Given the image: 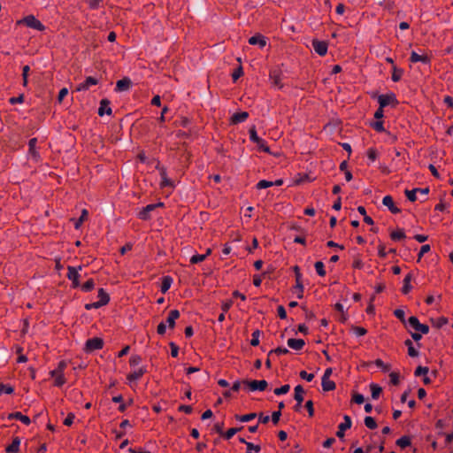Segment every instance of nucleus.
I'll return each mask as SVG.
<instances>
[{
    "mask_svg": "<svg viewBox=\"0 0 453 453\" xmlns=\"http://www.w3.org/2000/svg\"><path fill=\"white\" fill-rule=\"evenodd\" d=\"M82 265H79L78 267L75 266H68L67 270V278L72 281L73 288H76L81 286L80 283V271H81Z\"/></svg>",
    "mask_w": 453,
    "mask_h": 453,
    "instance_id": "f257e3e1",
    "label": "nucleus"
},
{
    "mask_svg": "<svg viewBox=\"0 0 453 453\" xmlns=\"http://www.w3.org/2000/svg\"><path fill=\"white\" fill-rule=\"evenodd\" d=\"M249 134L250 141L255 142L259 148V150H261L264 152L270 153L269 147L266 145L265 141L257 135L255 127H252L250 129Z\"/></svg>",
    "mask_w": 453,
    "mask_h": 453,
    "instance_id": "f03ea898",
    "label": "nucleus"
},
{
    "mask_svg": "<svg viewBox=\"0 0 453 453\" xmlns=\"http://www.w3.org/2000/svg\"><path fill=\"white\" fill-rule=\"evenodd\" d=\"M378 103L380 108L387 107L388 105L395 106L398 104V101L395 97V95L393 93L387 95H380L378 96Z\"/></svg>",
    "mask_w": 453,
    "mask_h": 453,
    "instance_id": "7ed1b4c3",
    "label": "nucleus"
},
{
    "mask_svg": "<svg viewBox=\"0 0 453 453\" xmlns=\"http://www.w3.org/2000/svg\"><path fill=\"white\" fill-rule=\"evenodd\" d=\"M104 346V341L101 338L94 337L88 339L85 343L84 350L87 353H91L96 349H101Z\"/></svg>",
    "mask_w": 453,
    "mask_h": 453,
    "instance_id": "20e7f679",
    "label": "nucleus"
},
{
    "mask_svg": "<svg viewBox=\"0 0 453 453\" xmlns=\"http://www.w3.org/2000/svg\"><path fill=\"white\" fill-rule=\"evenodd\" d=\"M243 385L247 386L250 391H264L266 389L268 383L266 380H243Z\"/></svg>",
    "mask_w": 453,
    "mask_h": 453,
    "instance_id": "39448f33",
    "label": "nucleus"
},
{
    "mask_svg": "<svg viewBox=\"0 0 453 453\" xmlns=\"http://www.w3.org/2000/svg\"><path fill=\"white\" fill-rule=\"evenodd\" d=\"M408 323L410 326H411L413 329H415L418 332H420L423 334H426L429 333V326L425 324H421L418 318L415 316H411L408 319Z\"/></svg>",
    "mask_w": 453,
    "mask_h": 453,
    "instance_id": "423d86ee",
    "label": "nucleus"
},
{
    "mask_svg": "<svg viewBox=\"0 0 453 453\" xmlns=\"http://www.w3.org/2000/svg\"><path fill=\"white\" fill-rule=\"evenodd\" d=\"M163 203H151L143 207L142 210L139 212V218L143 220H147L150 218V213L156 210L157 207L163 206Z\"/></svg>",
    "mask_w": 453,
    "mask_h": 453,
    "instance_id": "0eeeda50",
    "label": "nucleus"
},
{
    "mask_svg": "<svg viewBox=\"0 0 453 453\" xmlns=\"http://www.w3.org/2000/svg\"><path fill=\"white\" fill-rule=\"evenodd\" d=\"M24 23L31 28H35L38 31H42L45 29L44 25L38 19H36L33 15L27 16L24 19Z\"/></svg>",
    "mask_w": 453,
    "mask_h": 453,
    "instance_id": "6e6552de",
    "label": "nucleus"
},
{
    "mask_svg": "<svg viewBox=\"0 0 453 453\" xmlns=\"http://www.w3.org/2000/svg\"><path fill=\"white\" fill-rule=\"evenodd\" d=\"M295 272L296 285L294 288V291L296 293L297 298L301 299L303 296V286L301 281L302 274L299 272L298 266H295Z\"/></svg>",
    "mask_w": 453,
    "mask_h": 453,
    "instance_id": "1a4fd4ad",
    "label": "nucleus"
},
{
    "mask_svg": "<svg viewBox=\"0 0 453 453\" xmlns=\"http://www.w3.org/2000/svg\"><path fill=\"white\" fill-rule=\"evenodd\" d=\"M344 422L341 423L338 426V431L336 433V435L338 438L342 439L344 437V432L347 429H349L352 425V421L349 416L344 415L343 417Z\"/></svg>",
    "mask_w": 453,
    "mask_h": 453,
    "instance_id": "9d476101",
    "label": "nucleus"
},
{
    "mask_svg": "<svg viewBox=\"0 0 453 453\" xmlns=\"http://www.w3.org/2000/svg\"><path fill=\"white\" fill-rule=\"evenodd\" d=\"M405 196L411 202H415L417 200L416 193H419L422 196H426L429 193L428 188H413L411 190L406 189L405 190Z\"/></svg>",
    "mask_w": 453,
    "mask_h": 453,
    "instance_id": "9b49d317",
    "label": "nucleus"
},
{
    "mask_svg": "<svg viewBox=\"0 0 453 453\" xmlns=\"http://www.w3.org/2000/svg\"><path fill=\"white\" fill-rule=\"evenodd\" d=\"M313 50L319 56H325L327 52V43L323 41L314 40L312 42Z\"/></svg>",
    "mask_w": 453,
    "mask_h": 453,
    "instance_id": "f8f14e48",
    "label": "nucleus"
},
{
    "mask_svg": "<svg viewBox=\"0 0 453 453\" xmlns=\"http://www.w3.org/2000/svg\"><path fill=\"white\" fill-rule=\"evenodd\" d=\"M131 85L132 81L128 77H125L117 81L115 90L117 92L127 91L131 88Z\"/></svg>",
    "mask_w": 453,
    "mask_h": 453,
    "instance_id": "ddd939ff",
    "label": "nucleus"
},
{
    "mask_svg": "<svg viewBox=\"0 0 453 453\" xmlns=\"http://www.w3.org/2000/svg\"><path fill=\"white\" fill-rule=\"evenodd\" d=\"M112 111L110 107V101L108 99H103L100 102V107L98 109V115L104 116V114L111 115Z\"/></svg>",
    "mask_w": 453,
    "mask_h": 453,
    "instance_id": "4468645a",
    "label": "nucleus"
},
{
    "mask_svg": "<svg viewBox=\"0 0 453 453\" xmlns=\"http://www.w3.org/2000/svg\"><path fill=\"white\" fill-rule=\"evenodd\" d=\"M382 203L383 205L387 206L388 208V210L392 212V213H398L400 212V209L397 208L395 203H394V201H393V198L391 196H386L383 197L382 199Z\"/></svg>",
    "mask_w": 453,
    "mask_h": 453,
    "instance_id": "2eb2a0df",
    "label": "nucleus"
},
{
    "mask_svg": "<svg viewBox=\"0 0 453 453\" xmlns=\"http://www.w3.org/2000/svg\"><path fill=\"white\" fill-rule=\"evenodd\" d=\"M180 311L178 310H172L168 317L166 319L165 324L168 325L169 328H173L175 326V320L179 319Z\"/></svg>",
    "mask_w": 453,
    "mask_h": 453,
    "instance_id": "dca6fc26",
    "label": "nucleus"
},
{
    "mask_svg": "<svg viewBox=\"0 0 453 453\" xmlns=\"http://www.w3.org/2000/svg\"><path fill=\"white\" fill-rule=\"evenodd\" d=\"M288 346L295 350H300L303 348L305 342L303 339L290 338L287 342Z\"/></svg>",
    "mask_w": 453,
    "mask_h": 453,
    "instance_id": "f3484780",
    "label": "nucleus"
},
{
    "mask_svg": "<svg viewBox=\"0 0 453 453\" xmlns=\"http://www.w3.org/2000/svg\"><path fill=\"white\" fill-rule=\"evenodd\" d=\"M249 117L247 111L236 112L231 117V123L236 125L244 122Z\"/></svg>",
    "mask_w": 453,
    "mask_h": 453,
    "instance_id": "a211bd4d",
    "label": "nucleus"
},
{
    "mask_svg": "<svg viewBox=\"0 0 453 453\" xmlns=\"http://www.w3.org/2000/svg\"><path fill=\"white\" fill-rule=\"evenodd\" d=\"M410 61L411 63L422 62L423 64H428L430 62V58L425 55H419L415 51L411 53Z\"/></svg>",
    "mask_w": 453,
    "mask_h": 453,
    "instance_id": "6ab92c4d",
    "label": "nucleus"
},
{
    "mask_svg": "<svg viewBox=\"0 0 453 453\" xmlns=\"http://www.w3.org/2000/svg\"><path fill=\"white\" fill-rule=\"evenodd\" d=\"M97 82L98 81L96 78L89 76L84 81V82L78 86L77 90L81 91L88 89L90 86L96 85Z\"/></svg>",
    "mask_w": 453,
    "mask_h": 453,
    "instance_id": "aec40b11",
    "label": "nucleus"
},
{
    "mask_svg": "<svg viewBox=\"0 0 453 453\" xmlns=\"http://www.w3.org/2000/svg\"><path fill=\"white\" fill-rule=\"evenodd\" d=\"M270 79L272 80L273 81V84L280 88H282V84H281V74L280 73L279 71L277 70H273L270 73Z\"/></svg>",
    "mask_w": 453,
    "mask_h": 453,
    "instance_id": "412c9836",
    "label": "nucleus"
},
{
    "mask_svg": "<svg viewBox=\"0 0 453 453\" xmlns=\"http://www.w3.org/2000/svg\"><path fill=\"white\" fill-rule=\"evenodd\" d=\"M13 418L20 420L25 425H29L31 423V420L27 416H25L21 412H19V411L9 414L8 419H13Z\"/></svg>",
    "mask_w": 453,
    "mask_h": 453,
    "instance_id": "4be33fe9",
    "label": "nucleus"
},
{
    "mask_svg": "<svg viewBox=\"0 0 453 453\" xmlns=\"http://www.w3.org/2000/svg\"><path fill=\"white\" fill-rule=\"evenodd\" d=\"M249 43L251 45L258 44L260 48H263L265 46L266 42L264 36L261 35H257L249 39Z\"/></svg>",
    "mask_w": 453,
    "mask_h": 453,
    "instance_id": "5701e85b",
    "label": "nucleus"
},
{
    "mask_svg": "<svg viewBox=\"0 0 453 453\" xmlns=\"http://www.w3.org/2000/svg\"><path fill=\"white\" fill-rule=\"evenodd\" d=\"M98 298H99V300L97 301V303H98L99 307H102V306L107 304L110 301V296L104 290V288H100L98 290Z\"/></svg>",
    "mask_w": 453,
    "mask_h": 453,
    "instance_id": "b1692460",
    "label": "nucleus"
},
{
    "mask_svg": "<svg viewBox=\"0 0 453 453\" xmlns=\"http://www.w3.org/2000/svg\"><path fill=\"white\" fill-rule=\"evenodd\" d=\"M146 372V369L144 367H141L138 370L134 371L127 376V380L130 382L138 380L144 373Z\"/></svg>",
    "mask_w": 453,
    "mask_h": 453,
    "instance_id": "393cba45",
    "label": "nucleus"
},
{
    "mask_svg": "<svg viewBox=\"0 0 453 453\" xmlns=\"http://www.w3.org/2000/svg\"><path fill=\"white\" fill-rule=\"evenodd\" d=\"M20 439L19 437H15L12 441V443L6 447L5 451L7 453H17L19 450Z\"/></svg>",
    "mask_w": 453,
    "mask_h": 453,
    "instance_id": "a878e982",
    "label": "nucleus"
},
{
    "mask_svg": "<svg viewBox=\"0 0 453 453\" xmlns=\"http://www.w3.org/2000/svg\"><path fill=\"white\" fill-rule=\"evenodd\" d=\"M160 177H161V181H160L161 187H173V182L170 179L167 178L166 172L165 169L160 170Z\"/></svg>",
    "mask_w": 453,
    "mask_h": 453,
    "instance_id": "bb28decb",
    "label": "nucleus"
},
{
    "mask_svg": "<svg viewBox=\"0 0 453 453\" xmlns=\"http://www.w3.org/2000/svg\"><path fill=\"white\" fill-rule=\"evenodd\" d=\"M173 283V278L170 277V276H165L162 280V284H161V288H160V290L162 293H165L169 290V288H171V285Z\"/></svg>",
    "mask_w": 453,
    "mask_h": 453,
    "instance_id": "cd10ccee",
    "label": "nucleus"
},
{
    "mask_svg": "<svg viewBox=\"0 0 453 453\" xmlns=\"http://www.w3.org/2000/svg\"><path fill=\"white\" fill-rule=\"evenodd\" d=\"M304 393V389L301 386V385H297L296 388H295V395H294V398L296 402H298L299 403H302L303 401V395Z\"/></svg>",
    "mask_w": 453,
    "mask_h": 453,
    "instance_id": "c85d7f7f",
    "label": "nucleus"
},
{
    "mask_svg": "<svg viewBox=\"0 0 453 453\" xmlns=\"http://www.w3.org/2000/svg\"><path fill=\"white\" fill-rule=\"evenodd\" d=\"M411 274L406 275L403 280V286L402 288V292L404 295L408 294L411 291V289L412 288V287L411 285Z\"/></svg>",
    "mask_w": 453,
    "mask_h": 453,
    "instance_id": "c756f323",
    "label": "nucleus"
},
{
    "mask_svg": "<svg viewBox=\"0 0 453 453\" xmlns=\"http://www.w3.org/2000/svg\"><path fill=\"white\" fill-rule=\"evenodd\" d=\"M371 392H372V399H378L380 393L382 392V388L374 383H372L370 385Z\"/></svg>",
    "mask_w": 453,
    "mask_h": 453,
    "instance_id": "7c9ffc66",
    "label": "nucleus"
},
{
    "mask_svg": "<svg viewBox=\"0 0 453 453\" xmlns=\"http://www.w3.org/2000/svg\"><path fill=\"white\" fill-rule=\"evenodd\" d=\"M321 386L324 391H331L335 388V383L330 380H322Z\"/></svg>",
    "mask_w": 453,
    "mask_h": 453,
    "instance_id": "2f4dec72",
    "label": "nucleus"
},
{
    "mask_svg": "<svg viewBox=\"0 0 453 453\" xmlns=\"http://www.w3.org/2000/svg\"><path fill=\"white\" fill-rule=\"evenodd\" d=\"M257 417L256 413H249L246 415H236L235 418L241 422H250Z\"/></svg>",
    "mask_w": 453,
    "mask_h": 453,
    "instance_id": "473e14b6",
    "label": "nucleus"
},
{
    "mask_svg": "<svg viewBox=\"0 0 453 453\" xmlns=\"http://www.w3.org/2000/svg\"><path fill=\"white\" fill-rule=\"evenodd\" d=\"M397 446L402 449H404L411 445V439L408 436H402L396 441Z\"/></svg>",
    "mask_w": 453,
    "mask_h": 453,
    "instance_id": "72a5a7b5",
    "label": "nucleus"
},
{
    "mask_svg": "<svg viewBox=\"0 0 453 453\" xmlns=\"http://www.w3.org/2000/svg\"><path fill=\"white\" fill-rule=\"evenodd\" d=\"M239 441L246 445L247 449H254L255 452H259L261 450V447L259 445H255L251 442L246 441L244 438L240 437Z\"/></svg>",
    "mask_w": 453,
    "mask_h": 453,
    "instance_id": "f704fd0d",
    "label": "nucleus"
},
{
    "mask_svg": "<svg viewBox=\"0 0 453 453\" xmlns=\"http://www.w3.org/2000/svg\"><path fill=\"white\" fill-rule=\"evenodd\" d=\"M390 236L394 241H400L406 237L403 230L402 229L392 232Z\"/></svg>",
    "mask_w": 453,
    "mask_h": 453,
    "instance_id": "c9c22d12",
    "label": "nucleus"
},
{
    "mask_svg": "<svg viewBox=\"0 0 453 453\" xmlns=\"http://www.w3.org/2000/svg\"><path fill=\"white\" fill-rule=\"evenodd\" d=\"M403 71L396 66H393L392 81L396 82L401 80Z\"/></svg>",
    "mask_w": 453,
    "mask_h": 453,
    "instance_id": "e433bc0d",
    "label": "nucleus"
},
{
    "mask_svg": "<svg viewBox=\"0 0 453 453\" xmlns=\"http://www.w3.org/2000/svg\"><path fill=\"white\" fill-rule=\"evenodd\" d=\"M314 266H315L317 273L319 276H325L326 275V270H325V265H324L323 262L318 261V262L315 263Z\"/></svg>",
    "mask_w": 453,
    "mask_h": 453,
    "instance_id": "4c0bfd02",
    "label": "nucleus"
},
{
    "mask_svg": "<svg viewBox=\"0 0 453 453\" xmlns=\"http://www.w3.org/2000/svg\"><path fill=\"white\" fill-rule=\"evenodd\" d=\"M365 425L370 429H375L377 423L372 417L367 416L365 418Z\"/></svg>",
    "mask_w": 453,
    "mask_h": 453,
    "instance_id": "58836bf2",
    "label": "nucleus"
},
{
    "mask_svg": "<svg viewBox=\"0 0 453 453\" xmlns=\"http://www.w3.org/2000/svg\"><path fill=\"white\" fill-rule=\"evenodd\" d=\"M84 292H89L92 290L95 287L94 280L92 279H89L87 280L83 285L80 286Z\"/></svg>",
    "mask_w": 453,
    "mask_h": 453,
    "instance_id": "ea45409f",
    "label": "nucleus"
},
{
    "mask_svg": "<svg viewBox=\"0 0 453 453\" xmlns=\"http://www.w3.org/2000/svg\"><path fill=\"white\" fill-rule=\"evenodd\" d=\"M290 389V386L288 384L283 385L280 388L274 389V394L277 395H281L287 394Z\"/></svg>",
    "mask_w": 453,
    "mask_h": 453,
    "instance_id": "a19ab883",
    "label": "nucleus"
},
{
    "mask_svg": "<svg viewBox=\"0 0 453 453\" xmlns=\"http://www.w3.org/2000/svg\"><path fill=\"white\" fill-rule=\"evenodd\" d=\"M261 332L257 329L252 333V339L250 341V344L252 346H257L259 344V336Z\"/></svg>",
    "mask_w": 453,
    "mask_h": 453,
    "instance_id": "79ce46f5",
    "label": "nucleus"
},
{
    "mask_svg": "<svg viewBox=\"0 0 453 453\" xmlns=\"http://www.w3.org/2000/svg\"><path fill=\"white\" fill-rule=\"evenodd\" d=\"M30 71V67L28 65H24L22 68V79H23V86H27V77Z\"/></svg>",
    "mask_w": 453,
    "mask_h": 453,
    "instance_id": "37998d69",
    "label": "nucleus"
},
{
    "mask_svg": "<svg viewBox=\"0 0 453 453\" xmlns=\"http://www.w3.org/2000/svg\"><path fill=\"white\" fill-rule=\"evenodd\" d=\"M88 216V211L86 210H83L82 211V213L81 215V217L76 220V222L74 223V227L76 229H79L80 226H81V224L83 223V221L85 220V219L87 218Z\"/></svg>",
    "mask_w": 453,
    "mask_h": 453,
    "instance_id": "c03bdc74",
    "label": "nucleus"
},
{
    "mask_svg": "<svg viewBox=\"0 0 453 453\" xmlns=\"http://www.w3.org/2000/svg\"><path fill=\"white\" fill-rule=\"evenodd\" d=\"M13 391H14L13 387H12L10 385H4L3 383H0V395H2L3 393L12 394V393H13Z\"/></svg>",
    "mask_w": 453,
    "mask_h": 453,
    "instance_id": "a18cd8bd",
    "label": "nucleus"
},
{
    "mask_svg": "<svg viewBox=\"0 0 453 453\" xmlns=\"http://www.w3.org/2000/svg\"><path fill=\"white\" fill-rule=\"evenodd\" d=\"M272 186H273V182L265 180H262L257 184V188L258 189L266 188Z\"/></svg>",
    "mask_w": 453,
    "mask_h": 453,
    "instance_id": "49530a36",
    "label": "nucleus"
},
{
    "mask_svg": "<svg viewBox=\"0 0 453 453\" xmlns=\"http://www.w3.org/2000/svg\"><path fill=\"white\" fill-rule=\"evenodd\" d=\"M374 363L377 367L382 369L384 372H388L390 370V365H385L381 359H376Z\"/></svg>",
    "mask_w": 453,
    "mask_h": 453,
    "instance_id": "de8ad7c7",
    "label": "nucleus"
},
{
    "mask_svg": "<svg viewBox=\"0 0 453 453\" xmlns=\"http://www.w3.org/2000/svg\"><path fill=\"white\" fill-rule=\"evenodd\" d=\"M394 315L400 319L403 323H405V312L402 309H396L394 311Z\"/></svg>",
    "mask_w": 453,
    "mask_h": 453,
    "instance_id": "09e8293b",
    "label": "nucleus"
},
{
    "mask_svg": "<svg viewBox=\"0 0 453 453\" xmlns=\"http://www.w3.org/2000/svg\"><path fill=\"white\" fill-rule=\"evenodd\" d=\"M206 258V255H194L190 258V263L192 264H198L202 261H203Z\"/></svg>",
    "mask_w": 453,
    "mask_h": 453,
    "instance_id": "8fccbe9b",
    "label": "nucleus"
},
{
    "mask_svg": "<svg viewBox=\"0 0 453 453\" xmlns=\"http://www.w3.org/2000/svg\"><path fill=\"white\" fill-rule=\"evenodd\" d=\"M289 351L288 349L286 348H283V347H278L277 349H272L269 353H268V357H270L273 353H276L278 355H281V354H288Z\"/></svg>",
    "mask_w": 453,
    "mask_h": 453,
    "instance_id": "3c124183",
    "label": "nucleus"
},
{
    "mask_svg": "<svg viewBox=\"0 0 453 453\" xmlns=\"http://www.w3.org/2000/svg\"><path fill=\"white\" fill-rule=\"evenodd\" d=\"M428 368L427 367H425V366H418L417 369L415 370V376H421V375H426L427 372H428Z\"/></svg>",
    "mask_w": 453,
    "mask_h": 453,
    "instance_id": "603ef678",
    "label": "nucleus"
},
{
    "mask_svg": "<svg viewBox=\"0 0 453 453\" xmlns=\"http://www.w3.org/2000/svg\"><path fill=\"white\" fill-rule=\"evenodd\" d=\"M142 361V358L140 356H137V355H134L130 357V365L133 366V367H135L137 366Z\"/></svg>",
    "mask_w": 453,
    "mask_h": 453,
    "instance_id": "864d4df0",
    "label": "nucleus"
},
{
    "mask_svg": "<svg viewBox=\"0 0 453 453\" xmlns=\"http://www.w3.org/2000/svg\"><path fill=\"white\" fill-rule=\"evenodd\" d=\"M65 382V377L63 373H59L55 379V386L62 387Z\"/></svg>",
    "mask_w": 453,
    "mask_h": 453,
    "instance_id": "5fc2aeb1",
    "label": "nucleus"
},
{
    "mask_svg": "<svg viewBox=\"0 0 453 453\" xmlns=\"http://www.w3.org/2000/svg\"><path fill=\"white\" fill-rule=\"evenodd\" d=\"M241 428H230L224 434L225 439H231Z\"/></svg>",
    "mask_w": 453,
    "mask_h": 453,
    "instance_id": "6e6d98bb",
    "label": "nucleus"
},
{
    "mask_svg": "<svg viewBox=\"0 0 453 453\" xmlns=\"http://www.w3.org/2000/svg\"><path fill=\"white\" fill-rule=\"evenodd\" d=\"M352 330L357 336H363L367 333L365 328L360 326H353Z\"/></svg>",
    "mask_w": 453,
    "mask_h": 453,
    "instance_id": "4d7b16f0",
    "label": "nucleus"
},
{
    "mask_svg": "<svg viewBox=\"0 0 453 453\" xmlns=\"http://www.w3.org/2000/svg\"><path fill=\"white\" fill-rule=\"evenodd\" d=\"M305 408L308 411L309 416L312 417L314 415V408H313V402L311 400H309L306 402Z\"/></svg>",
    "mask_w": 453,
    "mask_h": 453,
    "instance_id": "13d9d810",
    "label": "nucleus"
},
{
    "mask_svg": "<svg viewBox=\"0 0 453 453\" xmlns=\"http://www.w3.org/2000/svg\"><path fill=\"white\" fill-rule=\"evenodd\" d=\"M24 101V95H19L17 97H11L9 99V102L11 104H21Z\"/></svg>",
    "mask_w": 453,
    "mask_h": 453,
    "instance_id": "bf43d9fd",
    "label": "nucleus"
},
{
    "mask_svg": "<svg viewBox=\"0 0 453 453\" xmlns=\"http://www.w3.org/2000/svg\"><path fill=\"white\" fill-rule=\"evenodd\" d=\"M243 74L242 66L238 67L232 74L234 81H237Z\"/></svg>",
    "mask_w": 453,
    "mask_h": 453,
    "instance_id": "052dcab7",
    "label": "nucleus"
},
{
    "mask_svg": "<svg viewBox=\"0 0 453 453\" xmlns=\"http://www.w3.org/2000/svg\"><path fill=\"white\" fill-rule=\"evenodd\" d=\"M372 127L376 130L377 132H383L384 131V126L382 121H376L372 124Z\"/></svg>",
    "mask_w": 453,
    "mask_h": 453,
    "instance_id": "680f3d73",
    "label": "nucleus"
},
{
    "mask_svg": "<svg viewBox=\"0 0 453 453\" xmlns=\"http://www.w3.org/2000/svg\"><path fill=\"white\" fill-rule=\"evenodd\" d=\"M353 400L357 404H361L365 402V397L363 395L359 394V393H356L354 394L353 395Z\"/></svg>",
    "mask_w": 453,
    "mask_h": 453,
    "instance_id": "e2e57ef3",
    "label": "nucleus"
},
{
    "mask_svg": "<svg viewBox=\"0 0 453 453\" xmlns=\"http://www.w3.org/2000/svg\"><path fill=\"white\" fill-rule=\"evenodd\" d=\"M278 315L281 319H287V312L282 305H279L277 308Z\"/></svg>",
    "mask_w": 453,
    "mask_h": 453,
    "instance_id": "0e129e2a",
    "label": "nucleus"
},
{
    "mask_svg": "<svg viewBox=\"0 0 453 453\" xmlns=\"http://www.w3.org/2000/svg\"><path fill=\"white\" fill-rule=\"evenodd\" d=\"M300 377L303 380H306L307 381H311L314 378V374L307 373L305 371H302L300 372Z\"/></svg>",
    "mask_w": 453,
    "mask_h": 453,
    "instance_id": "69168bd1",
    "label": "nucleus"
},
{
    "mask_svg": "<svg viewBox=\"0 0 453 453\" xmlns=\"http://www.w3.org/2000/svg\"><path fill=\"white\" fill-rule=\"evenodd\" d=\"M170 347L172 357H176L179 354V347L174 342H170Z\"/></svg>",
    "mask_w": 453,
    "mask_h": 453,
    "instance_id": "338daca9",
    "label": "nucleus"
},
{
    "mask_svg": "<svg viewBox=\"0 0 453 453\" xmlns=\"http://www.w3.org/2000/svg\"><path fill=\"white\" fill-rule=\"evenodd\" d=\"M68 95V89L66 88H63L60 89L58 96V102H62L63 99Z\"/></svg>",
    "mask_w": 453,
    "mask_h": 453,
    "instance_id": "774afa93",
    "label": "nucleus"
}]
</instances>
